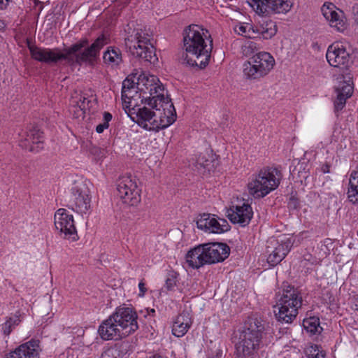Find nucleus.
Instances as JSON below:
<instances>
[{
    "mask_svg": "<svg viewBox=\"0 0 358 358\" xmlns=\"http://www.w3.org/2000/svg\"><path fill=\"white\" fill-rule=\"evenodd\" d=\"M108 43V37L101 34L90 45L88 39L83 38L63 51L57 48H45L34 45H29L28 48L31 57L36 61L56 64L65 60L71 66H81L83 64H94L99 56L100 50Z\"/></svg>",
    "mask_w": 358,
    "mask_h": 358,
    "instance_id": "f257e3e1",
    "label": "nucleus"
},
{
    "mask_svg": "<svg viewBox=\"0 0 358 358\" xmlns=\"http://www.w3.org/2000/svg\"><path fill=\"white\" fill-rule=\"evenodd\" d=\"M207 29L197 24H190L185 31L183 38L185 53L181 62L190 66L205 68L209 63L213 49V40Z\"/></svg>",
    "mask_w": 358,
    "mask_h": 358,
    "instance_id": "f03ea898",
    "label": "nucleus"
},
{
    "mask_svg": "<svg viewBox=\"0 0 358 358\" xmlns=\"http://www.w3.org/2000/svg\"><path fill=\"white\" fill-rule=\"evenodd\" d=\"M266 331V322L260 317H248L240 332L236 352L241 358H255L262 345Z\"/></svg>",
    "mask_w": 358,
    "mask_h": 358,
    "instance_id": "7ed1b4c3",
    "label": "nucleus"
},
{
    "mask_svg": "<svg viewBox=\"0 0 358 358\" xmlns=\"http://www.w3.org/2000/svg\"><path fill=\"white\" fill-rule=\"evenodd\" d=\"M230 249L225 243H208L199 245L187 252L186 262L192 268H199L206 264L223 262L229 255Z\"/></svg>",
    "mask_w": 358,
    "mask_h": 358,
    "instance_id": "20e7f679",
    "label": "nucleus"
},
{
    "mask_svg": "<svg viewBox=\"0 0 358 358\" xmlns=\"http://www.w3.org/2000/svg\"><path fill=\"white\" fill-rule=\"evenodd\" d=\"M281 172L277 168L264 167L248 184V191L254 198H262L280 185Z\"/></svg>",
    "mask_w": 358,
    "mask_h": 358,
    "instance_id": "39448f33",
    "label": "nucleus"
},
{
    "mask_svg": "<svg viewBox=\"0 0 358 358\" xmlns=\"http://www.w3.org/2000/svg\"><path fill=\"white\" fill-rule=\"evenodd\" d=\"M302 298L299 291L294 287H288L277 296L276 307L278 311L275 313L277 320L281 323H292L301 306Z\"/></svg>",
    "mask_w": 358,
    "mask_h": 358,
    "instance_id": "423d86ee",
    "label": "nucleus"
},
{
    "mask_svg": "<svg viewBox=\"0 0 358 358\" xmlns=\"http://www.w3.org/2000/svg\"><path fill=\"white\" fill-rule=\"evenodd\" d=\"M125 44L131 54L136 57L151 64H155L158 60L155 48L150 43V36L142 29H137L134 35L126 38Z\"/></svg>",
    "mask_w": 358,
    "mask_h": 358,
    "instance_id": "0eeeda50",
    "label": "nucleus"
},
{
    "mask_svg": "<svg viewBox=\"0 0 358 358\" xmlns=\"http://www.w3.org/2000/svg\"><path fill=\"white\" fill-rule=\"evenodd\" d=\"M136 88L141 101L148 106H157L158 99L164 97V87L154 75L141 74L137 78Z\"/></svg>",
    "mask_w": 358,
    "mask_h": 358,
    "instance_id": "6e6552de",
    "label": "nucleus"
},
{
    "mask_svg": "<svg viewBox=\"0 0 358 358\" xmlns=\"http://www.w3.org/2000/svg\"><path fill=\"white\" fill-rule=\"evenodd\" d=\"M275 59L266 52H260L245 62L243 64L244 76L250 79H259L266 76L273 68Z\"/></svg>",
    "mask_w": 358,
    "mask_h": 358,
    "instance_id": "1a4fd4ad",
    "label": "nucleus"
},
{
    "mask_svg": "<svg viewBox=\"0 0 358 358\" xmlns=\"http://www.w3.org/2000/svg\"><path fill=\"white\" fill-rule=\"evenodd\" d=\"M68 206L80 214H86L91 207L90 190L85 181H76L71 189Z\"/></svg>",
    "mask_w": 358,
    "mask_h": 358,
    "instance_id": "9d476101",
    "label": "nucleus"
},
{
    "mask_svg": "<svg viewBox=\"0 0 358 358\" xmlns=\"http://www.w3.org/2000/svg\"><path fill=\"white\" fill-rule=\"evenodd\" d=\"M117 196L123 203L136 206L141 201V189L135 177L124 176L117 182Z\"/></svg>",
    "mask_w": 358,
    "mask_h": 358,
    "instance_id": "9b49d317",
    "label": "nucleus"
},
{
    "mask_svg": "<svg viewBox=\"0 0 358 358\" xmlns=\"http://www.w3.org/2000/svg\"><path fill=\"white\" fill-rule=\"evenodd\" d=\"M253 10L259 15L285 14L293 6V0H248Z\"/></svg>",
    "mask_w": 358,
    "mask_h": 358,
    "instance_id": "f8f14e48",
    "label": "nucleus"
},
{
    "mask_svg": "<svg viewBox=\"0 0 358 358\" xmlns=\"http://www.w3.org/2000/svg\"><path fill=\"white\" fill-rule=\"evenodd\" d=\"M155 109V123L158 127L155 131L169 127L176 120V112L171 99L166 96L157 101V106H150Z\"/></svg>",
    "mask_w": 358,
    "mask_h": 358,
    "instance_id": "ddd939ff",
    "label": "nucleus"
},
{
    "mask_svg": "<svg viewBox=\"0 0 358 358\" xmlns=\"http://www.w3.org/2000/svg\"><path fill=\"white\" fill-rule=\"evenodd\" d=\"M112 315L114 317V322L117 324L127 336L138 329L137 314L131 308L120 306Z\"/></svg>",
    "mask_w": 358,
    "mask_h": 358,
    "instance_id": "4468645a",
    "label": "nucleus"
},
{
    "mask_svg": "<svg viewBox=\"0 0 358 358\" xmlns=\"http://www.w3.org/2000/svg\"><path fill=\"white\" fill-rule=\"evenodd\" d=\"M55 225L57 229L64 234L65 238L76 241L78 238L73 217L64 208L58 209L55 214Z\"/></svg>",
    "mask_w": 358,
    "mask_h": 358,
    "instance_id": "2eb2a0df",
    "label": "nucleus"
},
{
    "mask_svg": "<svg viewBox=\"0 0 358 358\" xmlns=\"http://www.w3.org/2000/svg\"><path fill=\"white\" fill-rule=\"evenodd\" d=\"M326 57L329 64L334 67H347L351 61L350 54L341 42L329 46Z\"/></svg>",
    "mask_w": 358,
    "mask_h": 358,
    "instance_id": "dca6fc26",
    "label": "nucleus"
},
{
    "mask_svg": "<svg viewBox=\"0 0 358 358\" xmlns=\"http://www.w3.org/2000/svg\"><path fill=\"white\" fill-rule=\"evenodd\" d=\"M197 227L208 233L221 234L229 230L230 226L224 219L217 220L214 215L203 214L197 219Z\"/></svg>",
    "mask_w": 358,
    "mask_h": 358,
    "instance_id": "f3484780",
    "label": "nucleus"
},
{
    "mask_svg": "<svg viewBox=\"0 0 358 358\" xmlns=\"http://www.w3.org/2000/svg\"><path fill=\"white\" fill-rule=\"evenodd\" d=\"M251 206L243 202L241 205H233L227 210V217L234 224L242 227L248 225L252 217Z\"/></svg>",
    "mask_w": 358,
    "mask_h": 358,
    "instance_id": "a211bd4d",
    "label": "nucleus"
},
{
    "mask_svg": "<svg viewBox=\"0 0 358 358\" xmlns=\"http://www.w3.org/2000/svg\"><path fill=\"white\" fill-rule=\"evenodd\" d=\"M114 317L111 315L103 320L99 327L98 333L101 338L104 341H118L127 337L117 324L114 322Z\"/></svg>",
    "mask_w": 358,
    "mask_h": 358,
    "instance_id": "6ab92c4d",
    "label": "nucleus"
},
{
    "mask_svg": "<svg viewBox=\"0 0 358 358\" xmlns=\"http://www.w3.org/2000/svg\"><path fill=\"white\" fill-rule=\"evenodd\" d=\"M39 344L38 340L31 339L7 354L6 358H40Z\"/></svg>",
    "mask_w": 358,
    "mask_h": 358,
    "instance_id": "aec40b11",
    "label": "nucleus"
},
{
    "mask_svg": "<svg viewBox=\"0 0 358 358\" xmlns=\"http://www.w3.org/2000/svg\"><path fill=\"white\" fill-rule=\"evenodd\" d=\"M19 145L30 152H38L43 149V132L37 127L30 129L26 136L20 140Z\"/></svg>",
    "mask_w": 358,
    "mask_h": 358,
    "instance_id": "412c9836",
    "label": "nucleus"
},
{
    "mask_svg": "<svg viewBox=\"0 0 358 358\" xmlns=\"http://www.w3.org/2000/svg\"><path fill=\"white\" fill-rule=\"evenodd\" d=\"M322 13L331 27L338 31H343L346 28L343 13L341 10H336V7L332 3H325L322 8Z\"/></svg>",
    "mask_w": 358,
    "mask_h": 358,
    "instance_id": "4be33fe9",
    "label": "nucleus"
},
{
    "mask_svg": "<svg viewBox=\"0 0 358 358\" xmlns=\"http://www.w3.org/2000/svg\"><path fill=\"white\" fill-rule=\"evenodd\" d=\"M217 164L215 155L209 153H200L192 158L190 166L192 169L201 175H206L213 170Z\"/></svg>",
    "mask_w": 358,
    "mask_h": 358,
    "instance_id": "5701e85b",
    "label": "nucleus"
},
{
    "mask_svg": "<svg viewBox=\"0 0 358 358\" xmlns=\"http://www.w3.org/2000/svg\"><path fill=\"white\" fill-rule=\"evenodd\" d=\"M135 117H131L142 128L148 131H155L157 128V124L155 123L154 115L155 110L146 108H139L137 109Z\"/></svg>",
    "mask_w": 358,
    "mask_h": 358,
    "instance_id": "b1692460",
    "label": "nucleus"
},
{
    "mask_svg": "<svg viewBox=\"0 0 358 358\" xmlns=\"http://www.w3.org/2000/svg\"><path fill=\"white\" fill-rule=\"evenodd\" d=\"M135 76H128L122 83V99L127 107L133 106L134 94H137L139 91L136 88Z\"/></svg>",
    "mask_w": 358,
    "mask_h": 358,
    "instance_id": "393cba45",
    "label": "nucleus"
},
{
    "mask_svg": "<svg viewBox=\"0 0 358 358\" xmlns=\"http://www.w3.org/2000/svg\"><path fill=\"white\" fill-rule=\"evenodd\" d=\"M292 245L293 242L291 238H283L280 241L278 239L271 238L267 241L266 252H275L285 257Z\"/></svg>",
    "mask_w": 358,
    "mask_h": 358,
    "instance_id": "a878e982",
    "label": "nucleus"
},
{
    "mask_svg": "<svg viewBox=\"0 0 358 358\" xmlns=\"http://www.w3.org/2000/svg\"><path fill=\"white\" fill-rule=\"evenodd\" d=\"M192 324V318L188 312L183 311L177 316L172 327V334L176 337L183 336Z\"/></svg>",
    "mask_w": 358,
    "mask_h": 358,
    "instance_id": "bb28decb",
    "label": "nucleus"
},
{
    "mask_svg": "<svg viewBox=\"0 0 358 358\" xmlns=\"http://www.w3.org/2000/svg\"><path fill=\"white\" fill-rule=\"evenodd\" d=\"M103 59L104 63L108 65L118 66L122 62L121 50L115 47H108L103 52Z\"/></svg>",
    "mask_w": 358,
    "mask_h": 358,
    "instance_id": "cd10ccee",
    "label": "nucleus"
},
{
    "mask_svg": "<svg viewBox=\"0 0 358 358\" xmlns=\"http://www.w3.org/2000/svg\"><path fill=\"white\" fill-rule=\"evenodd\" d=\"M348 196L353 203H358V166L350 176Z\"/></svg>",
    "mask_w": 358,
    "mask_h": 358,
    "instance_id": "c85d7f7f",
    "label": "nucleus"
},
{
    "mask_svg": "<svg viewBox=\"0 0 358 358\" xmlns=\"http://www.w3.org/2000/svg\"><path fill=\"white\" fill-rule=\"evenodd\" d=\"M255 30L257 37L261 35L265 39L271 38L277 31L275 24L271 20L262 23L260 27H257Z\"/></svg>",
    "mask_w": 358,
    "mask_h": 358,
    "instance_id": "c756f323",
    "label": "nucleus"
},
{
    "mask_svg": "<svg viewBox=\"0 0 358 358\" xmlns=\"http://www.w3.org/2000/svg\"><path fill=\"white\" fill-rule=\"evenodd\" d=\"M303 326L308 332L313 335L320 334L322 330L320 325L319 319L316 317H310L304 320Z\"/></svg>",
    "mask_w": 358,
    "mask_h": 358,
    "instance_id": "7c9ffc66",
    "label": "nucleus"
},
{
    "mask_svg": "<svg viewBox=\"0 0 358 358\" xmlns=\"http://www.w3.org/2000/svg\"><path fill=\"white\" fill-rule=\"evenodd\" d=\"M234 31L239 35L243 36L249 38H257L256 30L250 24H239L234 27Z\"/></svg>",
    "mask_w": 358,
    "mask_h": 358,
    "instance_id": "2f4dec72",
    "label": "nucleus"
},
{
    "mask_svg": "<svg viewBox=\"0 0 358 358\" xmlns=\"http://www.w3.org/2000/svg\"><path fill=\"white\" fill-rule=\"evenodd\" d=\"M122 355L121 346L114 345L113 346L106 348L102 352L100 358H122Z\"/></svg>",
    "mask_w": 358,
    "mask_h": 358,
    "instance_id": "473e14b6",
    "label": "nucleus"
},
{
    "mask_svg": "<svg viewBox=\"0 0 358 358\" xmlns=\"http://www.w3.org/2000/svg\"><path fill=\"white\" fill-rule=\"evenodd\" d=\"M336 92L343 94L345 96H352L353 92L352 83L350 80L340 81L338 85L336 88Z\"/></svg>",
    "mask_w": 358,
    "mask_h": 358,
    "instance_id": "72a5a7b5",
    "label": "nucleus"
},
{
    "mask_svg": "<svg viewBox=\"0 0 358 358\" xmlns=\"http://www.w3.org/2000/svg\"><path fill=\"white\" fill-rule=\"evenodd\" d=\"M176 278L177 275L176 273L171 271L168 273L165 282V287L167 290H173L174 287L176 286Z\"/></svg>",
    "mask_w": 358,
    "mask_h": 358,
    "instance_id": "f704fd0d",
    "label": "nucleus"
},
{
    "mask_svg": "<svg viewBox=\"0 0 358 358\" xmlns=\"http://www.w3.org/2000/svg\"><path fill=\"white\" fill-rule=\"evenodd\" d=\"M351 96H345L343 94L336 92V99L334 101V106L336 110H341L345 105L346 100Z\"/></svg>",
    "mask_w": 358,
    "mask_h": 358,
    "instance_id": "c9c22d12",
    "label": "nucleus"
},
{
    "mask_svg": "<svg viewBox=\"0 0 358 358\" xmlns=\"http://www.w3.org/2000/svg\"><path fill=\"white\" fill-rule=\"evenodd\" d=\"M267 254L268 263L273 266L279 264L285 258L284 256L282 255V254L278 255V253L275 252Z\"/></svg>",
    "mask_w": 358,
    "mask_h": 358,
    "instance_id": "e433bc0d",
    "label": "nucleus"
},
{
    "mask_svg": "<svg viewBox=\"0 0 358 358\" xmlns=\"http://www.w3.org/2000/svg\"><path fill=\"white\" fill-rule=\"evenodd\" d=\"M308 357L310 358H324L325 354L321 350L318 345H315L308 349Z\"/></svg>",
    "mask_w": 358,
    "mask_h": 358,
    "instance_id": "4c0bfd02",
    "label": "nucleus"
},
{
    "mask_svg": "<svg viewBox=\"0 0 358 358\" xmlns=\"http://www.w3.org/2000/svg\"><path fill=\"white\" fill-rule=\"evenodd\" d=\"M256 43L254 42H249L245 44L243 48V53L245 55H248L249 54L253 52L254 50L256 49Z\"/></svg>",
    "mask_w": 358,
    "mask_h": 358,
    "instance_id": "58836bf2",
    "label": "nucleus"
},
{
    "mask_svg": "<svg viewBox=\"0 0 358 358\" xmlns=\"http://www.w3.org/2000/svg\"><path fill=\"white\" fill-rule=\"evenodd\" d=\"M90 101L85 96H80L79 101H78V106L80 108L81 110H87L89 106Z\"/></svg>",
    "mask_w": 358,
    "mask_h": 358,
    "instance_id": "ea45409f",
    "label": "nucleus"
},
{
    "mask_svg": "<svg viewBox=\"0 0 358 358\" xmlns=\"http://www.w3.org/2000/svg\"><path fill=\"white\" fill-rule=\"evenodd\" d=\"M299 206V201L297 198L292 196L288 201V208L292 210L297 209Z\"/></svg>",
    "mask_w": 358,
    "mask_h": 358,
    "instance_id": "a19ab883",
    "label": "nucleus"
},
{
    "mask_svg": "<svg viewBox=\"0 0 358 358\" xmlns=\"http://www.w3.org/2000/svg\"><path fill=\"white\" fill-rule=\"evenodd\" d=\"M13 320H6V322L2 325V330L5 335H9L13 330L11 327V322Z\"/></svg>",
    "mask_w": 358,
    "mask_h": 358,
    "instance_id": "79ce46f5",
    "label": "nucleus"
},
{
    "mask_svg": "<svg viewBox=\"0 0 358 358\" xmlns=\"http://www.w3.org/2000/svg\"><path fill=\"white\" fill-rule=\"evenodd\" d=\"M13 320L11 322V327L14 328L15 326H17L21 322L20 315L19 314V313H17L15 315L10 317L8 320Z\"/></svg>",
    "mask_w": 358,
    "mask_h": 358,
    "instance_id": "37998d69",
    "label": "nucleus"
},
{
    "mask_svg": "<svg viewBox=\"0 0 358 358\" xmlns=\"http://www.w3.org/2000/svg\"><path fill=\"white\" fill-rule=\"evenodd\" d=\"M113 118L112 115L109 112H104L103 114V122L102 124L108 125L109 127V122L111 121Z\"/></svg>",
    "mask_w": 358,
    "mask_h": 358,
    "instance_id": "c03bdc74",
    "label": "nucleus"
},
{
    "mask_svg": "<svg viewBox=\"0 0 358 358\" xmlns=\"http://www.w3.org/2000/svg\"><path fill=\"white\" fill-rule=\"evenodd\" d=\"M138 287L140 290L139 296H143L147 291V289L145 287V284L143 282V280H141L138 284Z\"/></svg>",
    "mask_w": 358,
    "mask_h": 358,
    "instance_id": "a18cd8bd",
    "label": "nucleus"
},
{
    "mask_svg": "<svg viewBox=\"0 0 358 358\" xmlns=\"http://www.w3.org/2000/svg\"><path fill=\"white\" fill-rule=\"evenodd\" d=\"M106 129H108V125L99 124L96 127V131L99 134H101Z\"/></svg>",
    "mask_w": 358,
    "mask_h": 358,
    "instance_id": "49530a36",
    "label": "nucleus"
},
{
    "mask_svg": "<svg viewBox=\"0 0 358 358\" xmlns=\"http://www.w3.org/2000/svg\"><path fill=\"white\" fill-rule=\"evenodd\" d=\"M11 0H0V10H5Z\"/></svg>",
    "mask_w": 358,
    "mask_h": 358,
    "instance_id": "de8ad7c7",
    "label": "nucleus"
},
{
    "mask_svg": "<svg viewBox=\"0 0 358 358\" xmlns=\"http://www.w3.org/2000/svg\"><path fill=\"white\" fill-rule=\"evenodd\" d=\"M322 171L324 173H329V166L326 165L325 167H322Z\"/></svg>",
    "mask_w": 358,
    "mask_h": 358,
    "instance_id": "09e8293b",
    "label": "nucleus"
},
{
    "mask_svg": "<svg viewBox=\"0 0 358 358\" xmlns=\"http://www.w3.org/2000/svg\"><path fill=\"white\" fill-rule=\"evenodd\" d=\"M149 358H163V357L160 355L156 354V355H154L153 356L150 357Z\"/></svg>",
    "mask_w": 358,
    "mask_h": 358,
    "instance_id": "8fccbe9b",
    "label": "nucleus"
},
{
    "mask_svg": "<svg viewBox=\"0 0 358 358\" xmlns=\"http://www.w3.org/2000/svg\"><path fill=\"white\" fill-rule=\"evenodd\" d=\"M310 257H311V256L310 255H308V258L306 256H304L303 260L301 262L303 263V262H306V261H310Z\"/></svg>",
    "mask_w": 358,
    "mask_h": 358,
    "instance_id": "3c124183",
    "label": "nucleus"
},
{
    "mask_svg": "<svg viewBox=\"0 0 358 358\" xmlns=\"http://www.w3.org/2000/svg\"><path fill=\"white\" fill-rule=\"evenodd\" d=\"M148 314L151 315H154V314L155 313V309H150V310H148Z\"/></svg>",
    "mask_w": 358,
    "mask_h": 358,
    "instance_id": "603ef678",
    "label": "nucleus"
},
{
    "mask_svg": "<svg viewBox=\"0 0 358 358\" xmlns=\"http://www.w3.org/2000/svg\"><path fill=\"white\" fill-rule=\"evenodd\" d=\"M355 307H356V310H358V298H357V299H356V300H355Z\"/></svg>",
    "mask_w": 358,
    "mask_h": 358,
    "instance_id": "864d4df0",
    "label": "nucleus"
},
{
    "mask_svg": "<svg viewBox=\"0 0 358 358\" xmlns=\"http://www.w3.org/2000/svg\"><path fill=\"white\" fill-rule=\"evenodd\" d=\"M4 27V23L0 20V29Z\"/></svg>",
    "mask_w": 358,
    "mask_h": 358,
    "instance_id": "5fc2aeb1",
    "label": "nucleus"
},
{
    "mask_svg": "<svg viewBox=\"0 0 358 358\" xmlns=\"http://www.w3.org/2000/svg\"><path fill=\"white\" fill-rule=\"evenodd\" d=\"M208 358H220V357H219L218 355L217 354L215 356L208 357Z\"/></svg>",
    "mask_w": 358,
    "mask_h": 358,
    "instance_id": "6e6d98bb",
    "label": "nucleus"
},
{
    "mask_svg": "<svg viewBox=\"0 0 358 358\" xmlns=\"http://www.w3.org/2000/svg\"><path fill=\"white\" fill-rule=\"evenodd\" d=\"M357 236H358V230H357Z\"/></svg>",
    "mask_w": 358,
    "mask_h": 358,
    "instance_id": "4d7b16f0",
    "label": "nucleus"
}]
</instances>
